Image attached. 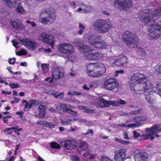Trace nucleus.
<instances>
[{"label": "nucleus", "mask_w": 161, "mask_h": 161, "mask_svg": "<svg viewBox=\"0 0 161 161\" xmlns=\"http://www.w3.org/2000/svg\"><path fill=\"white\" fill-rule=\"evenodd\" d=\"M50 145L52 148L59 149L61 147L60 145L55 142H51Z\"/></svg>", "instance_id": "34"}, {"label": "nucleus", "mask_w": 161, "mask_h": 161, "mask_svg": "<svg viewBox=\"0 0 161 161\" xmlns=\"http://www.w3.org/2000/svg\"><path fill=\"white\" fill-rule=\"evenodd\" d=\"M38 161H45L40 156H38L37 158Z\"/></svg>", "instance_id": "63"}, {"label": "nucleus", "mask_w": 161, "mask_h": 161, "mask_svg": "<svg viewBox=\"0 0 161 161\" xmlns=\"http://www.w3.org/2000/svg\"><path fill=\"white\" fill-rule=\"evenodd\" d=\"M71 159L73 161H79V158L75 156H72L71 157Z\"/></svg>", "instance_id": "50"}, {"label": "nucleus", "mask_w": 161, "mask_h": 161, "mask_svg": "<svg viewBox=\"0 0 161 161\" xmlns=\"http://www.w3.org/2000/svg\"><path fill=\"white\" fill-rule=\"evenodd\" d=\"M133 134V137L134 138H137L140 136L139 134L136 131H134L132 132Z\"/></svg>", "instance_id": "54"}, {"label": "nucleus", "mask_w": 161, "mask_h": 161, "mask_svg": "<svg viewBox=\"0 0 161 161\" xmlns=\"http://www.w3.org/2000/svg\"><path fill=\"white\" fill-rule=\"evenodd\" d=\"M109 60L112 64L117 67H123L126 63H128L127 57L122 54L110 58Z\"/></svg>", "instance_id": "10"}, {"label": "nucleus", "mask_w": 161, "mask_h": 161, "mask_svg": "<svg viewBox=\"0 0 161 161\" xmlns=\"http://www.w3.org/2000/svg\"><path fill=\"white\" fill-rule=\"evenodd\" d=\"M39 39L50 45L52 48H53L55 40L53 36L42 32L39 35Z\"/></svg>", "instance_id": "16"}, {"label": "nucleus", "mask_w": 161, "mask_h": 161, "mask_svg": "<svg viewBox=\"0 0 161 161\" xmlns=\"http://www.w3.org/2000/svg\"><path fill=\"white\" fill-rule=\"evenodd\" d=\"M132 5V1L130 0H115L114 1V5L117 8L126 9L131 7Z\"/></svg>", "instance_id": "18"}, {"label": "nucleus", "mask_w": 161, "mask_h": 161, "mask_svg": "<svg viewBox=\"0 0 161 161\" xmlns=\"http://www.w3.org/2000/svg\"><path fill=\"white\" fill-rule=\"evenodd\" d=\"M115 141L116 142H119L124 145L128 144L130 143V142L129 141L124 140L117 138H115Z\"/></svg>", "instance_id": "30"}, {"label": "nucleus", "mask_w": 161, "mask_h": 161, "mask_svg": "<svg viewBox=\"0 0 161 161\" xmlns=\"http://www.w3.org/2000/svg\"><path fill=\"white\" fill-rule=\"evenodd\" d=\"M63 105V103H57L55 105L56 109L58 111H60L62 109Z\"/></svg>", "instance_id": "40"}, {"label": "nucleus", "mask_w": 161, "mask_h": 161, "mask_svg": "<svg viewBox=\"0 0 161 161\" xmlns=\"http://www.w3.org/2000/svg\"><path fill=\"white\" fill-rule=\"evenodd\" d=\"M43 92L46 93L50 95H53L54 96L56 93L55 91L52 90H44L43 91Z\"/></svg>", "instance_id": "41"}, {"label": "nucleus", "mask_w": 161, "mask_h": 161, "mask_svg": "<svg viewBox=\"0 0 161 161\" xmlns=\"http://www.w3.org/2000/svg\"><path fill=\"white\" fill-rule=\"evenodd\" d=\"M112 26L111 21L108 19H99L95 21L94 24L95 30L101 33L108 32Z\"/></svg>", "instance_id": "5"}, {"label": "nucleus", "mask_w": 161, "mask_h": 161, "mask_svg": "<svg viewBox=\"0 0 161 161\" xmlns=\"http://www.w3.org/2000/svg\"><path fill=\"white\" fill-rule=\"evenodd\" d=\"M20 41L22 44L31 50H34L39 45L36 41L29 39H22L20 40Z\"/></svg>", "instance_id": "19"}, {"label": "nucleus", "mask_w": 161, "mask_h": 161, "mask_svg": "<svg viewBox=\"0 0 161 161\" xmlns=\"http://www.w3.org/2000/svg\"><path fill=\"white\" fill-rule=\"evenodd\" d=\"M71 4L75 8L77 7H79L76 10L78 13H88L90 12L92 9L91 7L87 6L83 3H79L77 2H72Z\"/></svg>", "instance_id": "15"}, {"label": "nucleus", "mask_w": 161, "mask_h": 161, "mask_svg": "<svg viewBox=\"0 0 161 161\" xmlns=\"http://www.w3.org/2000/svg\"><path fill=\"white\" fill-rule=\"evenodd\" d=\"M9 85L13 88H17L19 86V84L18 83H14L12 82L10 83Z\"/></svg>", "instance_id": "44"}, {"label": "nucleus", "mask_w": 161, "mask_h": 161, "mask_svg": "<svg viewBox=\"0 0 161 161\" xmlns=\"http://www.w3.org/2000/svg\"><path fill=\"white\" fill-rule=\"evenodd\" d=\"M5 4L8 7L11 8L15 7L18 4L17 7L15 10L16 12L19 14H22L25 12V10L20 5V0H3Z\"/></svg>", "instance_id": "12"}, {"label": "nucleus", "mask_w": 161, "mask_h": 161, "mask_svg": "<svg viewBox=\"0 0 161 161\" xmlns=\"http://www.w3.org/2000/svg\"><path fill=\"white\" fill-rule=\"evenodd\" d=\"M60 144L62 147L69 150L73 149L77 146L76 142L74 140L63 141L61 142Z\"/></svg>", "instance_id": "22"}, {"label": "nucleus", "mask_w": 161, "mask_h": 161, "mask_svg": "<svg viewBox=\"0 0 161 161\" xmlns=\"http://www.w3.org/2000/svg\"><path fill=\"white\" fill-rule=\"evenodd\" d=\"M15 61V57H13L12 58H9L8 59V62L10 64H14Z\"/></svg>", "instance_id": "49"}, {"label": "nucleus", "mask_w": 161, "mask_h": 161, "mask_svg": "<svg viewBox=\"0 0 161 161\" xmlns=\"http://www.w3.org/2000/svg\"><path fill=\"white\" fill-rule=\"evenodd\" d=\"M156 70L157 72L161 74V64L156 67Z\"/></svg>", "instance_id": "53"}, {"label": "nucleus", "mask_w": 161, "mask_h": 161, "mask_svg": "<svg viewBox=\"0 0 161 161\" xmlns=\"http://www.w3.org/2000/svg\"><path fill=\"white\" fill-rule=\"evenodd\" d=\"M102 161H112L108 158L103 156H102Z\"/></svg>", "instance_id": "56"}, {"label": "nucleus", "mask_w": 161, "mask_h": 161, "mask_svg": "<svg viewBox=\"0 0 161 161\" xmlns=\"http://www.w3.org/2000/svg\"><path fill=\"white\" fill-rule=\"evenodd\" d=\"M61 123L64 125H69L72 124V119L68 117H64L61 118Z\"/></svg>", "instance_id": "24"}, {"label": "nucleus", "mask_w": 161, "mask_h": 161, "mask_svg": "<svg viewBox=\"0 0 161 161\" xmlns=\"http://www.w3.org/2000/svg\"><path fill=\"white\" fill-rule=\"evenodd\" d=\"M58 49L62 53L68 54L73 53L74 51L73 46L67 43L60 44L58 47Z\"/></svg>", "instance_id": "17"}, {"label": "nucleus", "mask_w": 161, "mask_h": 161, "mask_svg": "<svg viewBox=\"0 0 161 161\" xmlns=\"http://www.w3.org/2000/svg\"><path fill=\"white\" fill-rule=\"evenodd\" d=\"M64 72L62 68L60 67H56L53 70L51 79L50 77H49L46 78L45 80L46 81L49 80V83H53V84H51L50 85L53 86L54 84L53 78L55 79H60L64 76Z\"/></svg>", "instance_id": "11"}, {"label": "nucleus", "mask_w": 161, "mask_h": 161, "mask_svg": "<svg viewBox=\"0 0 161 161\" xmlns=\"http://www.w3.org/2000/svg\"><path fill=\"white\" fill-rule=\"evenodd\" d=\"M12 130V128L11 127V128H6L5 129H4V130H3V131L5 133H6V132H7L8 131H10L11 130Z\"/></svg>", "instance_id": "61"}, {"label": "nucleus", "mask_w": 161, "mask_h": 161, "mask_svg": "<svg viewBox=\"0 0 161 161\" xmlns=\"http://www.w3.org/2000/svg\"><path fill=\"white\" fill-rule=\"evenodd\" d=\"M89 133L92 134L93 133V130H88L87 132L85 133V134L86 135Z\"/></svg>", "instance_id": "58"}, {"label": "nucleus", "mask_w": 161, "mask_h": 161, "mask_svg": "<svg viewBox=\"0 0 161 161\" xmlns=\"http://www.w3.org/2000/svg\"><path fill=\"white\" fill-rule=\"evenodd\" d=\"M122 39L128 47H134L137 46L136 42L139 38L136 35L128 31H125L122 36Z\"/></svg>", "instance_id": "7"}, {"label": "nucleus", "mask_w": 161, "mask_h": 161, "mask_svg": "<svg viewBox=\"0 0 161 161\" xmlns=\"http://www.w3.org/2000/svg\"><path fill=\"white\" fill-rule=\"evenodd\" d=\"M106 70L104 64L100 62L89 64L86 68L87 75L92 77H97L102 75Z\"/></svg>", "instance_id": "4"}, {"label": "nucleus", "mask_w": 161, "mask_h": 161, "mask_svg": "<svg viewBox=\"0 0 161 161\" xmlns=\"http://www.w3.org/2000/svg\"><path fill=\"white\" fill-rule=\"evenodd\" d=\"M79 27L80 29V30H83L85 28V26L84 25H83L81 24H79Z\"/></svg>", "instance_id": "62"}, {"label": "nucleus", "mask_w": 161, "mask_h": 161, "mask_svg": "<svg viewBox=\"0 0 161 161\" xmlns=\"http://www.w3.org/2000/svg\"><path fill=\"white\" fill-rule=\"evenodd\" d=\"M78 108L80 109L83 110L85 112L88 113H92L93 112V110L87 109L86 107L82 106H79Z\"/></svg>", "instance_id": "29"}, {"label": "nucleus", "mask_w": 161, "mask_h": 161, "mask_svg": "<svg viewBox=\"0 0 161 161\" xmlns=\"http://www.w3.org/2000/svg\"><path fill=\"white\" fill-rule=\"evenodd\" d=\"M124 73V71L123 69L116 70L115 71V75L118 76L119 74H123Z\"/></svg>", "instance_id": "52"}, {"label": "nucleus", "mask_w": 161, "mask_h": 161, "mask_svg": "<svg viewBox=\"0 0 161 161\" xmlns=\"http://www.w3.org/2000/svg\"><path fill=\"white\" fill-rule=\"evenodd\" d=\"M88 42L90 44L95 47L99 49H108L110 47L104 41H102L99 38L95 36H90L88 37Z\"/></svg>", "instance_id": "8"}, {"label": "nucleus", "mask_w": 161, "mask_h": 161, "mask_svg": "<svg viewBox=\"0 0 161 161\" xmlns=\"http://www.w3.org/2000/svg\"><path fill=\"white\" fill-rule=\"evenodd\" d=\"M161 15V7L155 10L152 9H143L139 14L140 20L147 25L148 36L151 40H156L161 36V19L156 18Z\"/></svg>", "instance_id": "1"}, {"label": "nucleus", "mask_w": 161, "mask_h": 161, "mask_svg": "<svg viewBox=\"0 0 161 161\" xmlns=\"http://www.w3.org/2000/svg\"><path fill=\"white\" fill-rule=\"evenodd\" d=\"M67 57L68 59L71 61H73L75 59V57L74 56H67Z\"/></svg>", "instance_id": "59"}, {"label": "nucleus", "mask_w": 161, "mask_h": 161, "mask_svg": "<svg viewBox=\"0 0 161 161\" xmlns=\"http://www.w3.org/2000/svg\"><path fill=\"white\" fill-rule=\"evenodd\" d=\"M27 53L26 50L25 49H22L20 51L17 52L16 53L17 55L19 56L21 55H25Z\"/></svg>", "instance_id": "39"}, {"label": "nucleus", "mask_w": 161, "mask_h": 161, "mask_svg": "<svg viewBox=\"0 0 161 161\" xmlns=\"http://www.w3.org/2000/svg\"><path fill=\"white\" fill-rule=\"evenodd\" d=\"M103 104H104V99L100 98V100L96 103V105L97 107H99L103 108L104 107V106H102L103 105Z\"/></svg>", "instance_id": "36"}, {"label": "nucleus", "mask_w": 161, "mask_h": 161, "mask_svg": "<svg viewBox=\"0 0 161 161\" xmlns=\"http://www.w3.org/2000/svg\"><path fill=\"white\" fill-rule=\"evenodd\" d=\"M33 105L32 100H30L28 103L27 102L25 105V108L27 110L29 109Z\"/></svg>", "instance_id": "38"}, {"label": "nucleus", "mask_w": 161, "mask_h": 161, "mask_svg": "<svg viewBox=\"0 0 161 161\" xmlns=\"http://www.w3.org/2000/svg\"><path fill=\"white\" fill-rule=\"evenodd\" d=\"M123 136L124 138L126 140H129L130 137L129 136L128 132L127 131H125L123 133Z\"/></svg>", "instance_id": "43"}, {"label": "nucleus", "mask_w": 161, "mask_h": 161, "mask_svg": "<svg viewBox=\"0 0 161 161\" xmlns=\"http://www.w3.org/2000/svg\"><path fill=\"white\" fill-rule=\"evenodd\" d=\"M48 65L46 64H42L41 65V67L44 73H46L48 70Z\"/></svg>", "instance_id": "31"}, {"label": "nucleus", "mask_w": 161, "mask_h": 161, "mask_svg": "<svg viewBox=\"0 0 161 161\" xmlns=\"http://www.w3.org/2000/svg\"><path fill=\"white\" fill-rule=\"evenodd\" d=\"M153 113L155 115H159L161 114V108H156L153 110Z\"/></svg>", "instance_id": "42"}, {"label": "nucleus", "mask_w": 161, "mask_h": 161, "mask_svg": "<svg viewBox=\"0 0 161 161\" xmlns=\"http://www.w3.org/2000/svg\"><path fill=\"white\" fill-rule=\"evenodd\" d=\"M13 46L16 48L20 47L21 45V44L18 42L16 40H14L13 41Z\"/></svg>", "instance_id": "37"}, {"label": "nucleus", "mask_w": 161, "mask_h": 161, "mask_svg": "<svg viewBox=\"0 0 161 161\" xmlns=\"http://www.w3.org/2000/svg\"><path fill=\"white\" fill-rule=\"evenodd\" d=\"M16 158V156H13L8 158L7 161H14Z\"/></svg>", "instance_id": "55"}, {"label": "nucleus", "mask_w": 161, "mask_h": 161, "mask_svg": "<svg viewBox=\"0 0 161 161\" xmlns=\"http://www.w3.org/2000/svg\"><path fill=\"white\" fill-rule=\"evenodd\" d=\"M79 40H76L74 41V43L78 46L80 52L83 54L84 57L86 59L95 61L103 58V55L102 53L94 52L93 49L88 45H79Z\"/></svg>", "instance_id": "3"}, {"label": "nucleus", "mask_w": 161, "mask_h": 161, "mask_svg": "<svg viewBox=\"0 0 161 161\" xmlns=\"http://www.w3.org/2000/svg\"><path fill=\"white\" fill-rule=\"evenodd\" d=\"M67 94L68 96L71 95L72 96L80 95L81 94V93L75 91L71 92L69 91L68 92Z\"/></svg>", "instance_id": "35"}, {"label": "nucleus", "mask_w": 161, "mask_h": 161, "mask_svg": "<svg viewBox=\"0 0 161 161\" xmlns=\"http://www.w3.org/2000/svg\"><path fill=\"white\" fill-rule=\"evenodd\" d=\"M88 145L86 142H82L80 143V147L84 150H87L88 148Z\"/></svg>", "instance_id": "33"}, {"label": "nucleus", "mask_w": 161, "mask_h": 161, "mask_svg": "<svg viewBox=\"0 0 161 161\" xmlns=\"http://www.w3.org/2000/svg\"><path fill=\"white\" fill-rule=\"evenodd\" d=\"M118 101L119 103V106L120 104L124 105L126 103V102L125 101L122 99H120L119 100H118Z\"/></svg>", "instance_id": "57"}, {"label": "nucleus", "mask_w": 161, "mask_h": 161, "mask_svg": "<svg viewBox=\"0 0 161 161\" xmlns=\"http://www.w3.org/2000/svg\"><path fill=\"white\" fill-rule=\"evenodd\" d=\"M110 105L113 106H119L118 100L117 101H110Z\"/></svg>", "instance_id": "48"}, {"label": "nucleus", "mask_w": 161, "mask_h": 161, "mask_svg": "<svg viewBox=\"0 0 161 161\" xmlns=\"http://www.w3.org/2000/svg\"><path fill=\"white\" fill-rule=\"evenodd\" d=\"M46 121H47L40 120L38 121L36 123L37 124L41 125L45 127Z\"/></svg>", "instance_id": "46"}, {"label": "nucleus", "mask_w": 161, "mask_h": 161, "mask_svg": "<svg viewBox=\"0 0 161 161\" xmlns=\"http://www.w3.org/2000/svg\"><path fill=\"white\" fill-rule=\"evenodd\" d=\"M110 101H106L104 99V104H103L102 106H104V107L109 106L110 105Z\"/></svg>", "instance_id": "45"}, {"label": "nucleus", "mask_w": 161, "mask_h": 161, "mask_svg": "<svg viewBox=\"0 0 161 161\" xmlns=\"http://www.w3.org/2000/svg\"><path fill=\"white\" fill-rule=\"evenodd\" d=\"M127 151L126 149H120L115 153L114 159L115 161H125L126 159L125 156Z\"/></svg>", "instance_id": "20"}, {"label": "nucleus", "mask_w": 161, "mask_h": 161, "mask_svg": "<svg viewBox=\"0 0 161 161\" xmlns=\"http://www.w3.org/2000/svg\"><path fill=\"white\" fill-rule=\"evenodd\" d=\"M161 131V128L158 125H153L151 128H148L145 129L146 134L141 135V137L143 139H150L153 140L155 137L158 138L159 136L157 134Z\"/></svg>", "instance_id": "6"}, {"label": "nucleus", "mask_w": 161, "mask_h": 161, "mask_svg": "<svg viewBox=\"0 0 161 161\" xmlns=\"http://www.w3.org/2000/svg\"><path fill=\"white\" fill-rule=\"evenodd\" d=\"M137 51L138 53V54L139 55L142 57H145L147 55V54L145 52L141 47H137Z\"/></svg>", "instance_id": "26"}, {"label": "nucleus", "mask_w": 161, "mask_h": 161, "mask_svg": "<svg viewBox=\"0 0 161 161\" xmlns=\"http://www.w3.org/2000/svg\"><path fill=\"white\" fill-rule=\"evenodd\" d=\"M55 124L52 122L46 121L45 127L48 128L52 129L55 127Z\"/></svg>", "instance_id": "28"}, {"label": "nucleus", "mask_w": 161, "mask_h": 161, "mask_svg": "<svg viewBox=\"0 0 161 161\" xmlns=\"http://www.w3.org/2000/svg\"><path fill=\"white\" fill-rule=\"evenodd\" d=\"M135 161H146L148 159V154L146 152L139 151L134 153Z\"/></svg>", "instance_id": "21"}, {"label": "nucleus", "mask_w": 161, "mask_h": 161, "mask_svg": "<svg viewBox=\"0 0 161 161\" xmlns=\"http://www.w3.org/2000/svg\"><path fill=\"white\" fill-rule=\"evenodd\" d=\"M51 49L49 48H48V49H44V52L47 53H49L51 52Z\"/></svg>", "instance_id": "60"}, {"label": "nucleus", "mask_w": 161, "mask_h": 161, "mask_svg": "<svg viewBox=\"0 0 161 161\" xmlns=\"http://www.w3.org/2000/svg\"><path fill=\"white\" fill-rule=\"evenodd\" d=\"M39 109V117L41 118H43L46 114V107L43 105H40L38 107Z\"/></svg>", "instance_id": "25"}, {"label": "nucleus", "mask_w": 161, "mask_h": 161, "mask_svg": "<svg viewBox=\"0 0 161 161\" xmlns=\"http://www.w3.org/2000/svg\"><path fill=\"white\" fill-rule=\"evenodd\" d=\"M62 106V109L64 112H67L68 113L69 112V111L71 109H69V105H67L63 103V105Z\"/></svg>", "instance_id": "32"}, {"label": "nucleus", "mask_w": 161, "mask_h": 161, "mask_svg": "<svg viewBox=\"0 0 161 161\" xmlns=\"http://www.w3.org/2000/svg\"><path fill=\"white\" fill-rule=\"evenodd\" d=\"M56 93L54 95V97L57 98L63 99L64 97V93L63 92L55 91Z\"/></svg>", "instance_id": "27"}, {"label": "nucleus", "mask_w": 161, "mask_h": 161, "mask_svg": "<svg viewBox=\"0 0 161 161\" xmlns=\"http://www.w3.org/2000/svg\"><path fill=\"white\" fill-rule=\"evenodd\" d=\"M118 84L116 79L109 78L105 80L103 83V87L107 90L113 91L118 86Z\"/></svg>", "instance_id": "14"}, {"label": "nucleus", "mask_w": 161, "mask_h": 161, "mask_svg": "<svg viewBox=\"0 0 161 161\" xmlns=\"http://www.w3.org/2000/svg\"><path fill=\"white\" fill-rule=\"evenodd\" d=\"M56 18V14L54 12L48 13L46 12L42 13L39 18V21L44 25L49 24L53 23Z\"/></svg>", "instance_id": "9"}, {"label": "nucleus", "mask_w": 161, "mask_h": 161, "mask_svg": "<svg viewBox=\"0 0 161 161\" xmlns=\"http://www.w3.org/2000/svg\"><path fill=\"white\" fill-rule=\"evenodd\" d=\"M69 112H69V113L73 115L76 116H78V114L76 112L72 110L71 109H70Z\"/></svg>", "instance_id": "51"}, {"label": "nucleus", "mask_w": 161, "mask_h": 161, "mask_svg": "<svg viewBox=\"0 0 161 161\" xmlns=\"http://www.w3.org/2000/svg\"><path fill=\"white\" fill-rule=\"evenodd\" d=\"M32 104L35 106H38L41 104L40 102L38 100H31Z\"/></svg>", "instance_id": "47"}, {"label": "nucleus", "mask_w": 161, "mask_h": 161, "mask_svg": "<svg viewBox=\"0 0 161 161\" xmlns=\"http://www.w3.org/2000/svg\"><path fill=\"white\" fill-rule=\"evenodd\" d=\"M132 119L133 120L132 122L136 123L128 124L127 125L124 124H119L117 125V126L122 127H128L130 128L138 127L139 126L138 123L142 121L145 120L146 119V117L145 116L140 115L134 117Z\"/></svg>", "instance_id": "13"}, {"label": "nucleus", "mask_w": 161, "mask_h": 161, "mask_svg": "<svg viewBox=\"0 0 161 161\" xmlns=\"http://www.w3.org/2000/svg\"><path fill=\"white\" fill-rule=\"evenodd\" d=\"M16 114H17L19 115L20 116H22L24 114V113L22 111H20L16 112Z\"/></svg>", "instance_id": "64"}, {"label": "nucleus", "mask_w": 161, "mask_h": 161, "mask_svg": "<svg viewBox=\"0 0 161 161\" xmlns=\"http://www.w3.org/2000/svg\"><path fill=\"white\" fill-rule=\"evenodd\" d=\"M146 76L143 74L137 72L130 78V86L133 93L141 94L144 93L146 101L150 103L155 102L153 96L156 93L153 85L149 81H147Z\"/></svg>", "instance_id": "2"}, {"label": "nucleus", "mask_w": 161, "mask_h": 161, "mask_svg": "<svg viewBox=\"0 0 161 161\" xmlns=\"http://www.w3.org/2000/svg\"><path fill=\"white\" fill-rule=\"evenodd\" d=\"M10 25L15 29L22 31L25 29V26L19 21L13 20L10 22Z\"/></svg>", "instance_id": "23"}]
</instances>
